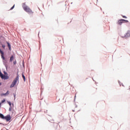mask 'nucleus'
I'll list each match as a JSON object with an SVG mask.
<instances>
[{"instance_id": "obj_1", "label": "nucleus", "mask_w": 130, "mask_h": 130, "mask_svg": "<svg viewBox=\"0 0 130 130\" xmlns=\"http://www.w3.org/2000/svg\"><path fill=\"white\" fill-rule=\"evenodd\" d=\"M22 8L23 10L29 15H33V14H34V12H33L29 7L26 5L25 3L22 4Z\"/></svg>"}, {"instance_id": "obj_2", "label": "nucleus", "mask_w": 130, "mask_h": 130, "mask_svg": "<svg viewBox=\"0 0 130 130\" xmlns=\"http://www.w3.org/2000/svg\"><path fill=\"white\" fill-rule=\"evenodd\" d=\"M18 81H19V75H18L16 77V78L13 80L11 85H10V88H13V87H15V86L17 84V82H18Z\"/></svg>"}, {"instance_id": "obj_3", "label": "nucleus", "mask_w": 130, "mask_h": 130, "mask_svg": "<svg viewBox=\"0 0 130 130\" xmlns=\"http://www.w3.org/2000/svg\"><path fill=\"white\" fill-rule=\"evenodd\" d=\"M124 22L128 23V20H126L125 19H120L118 21V25H122V23H123Z\"/></svg>"}, {"instance_id": "obj_4", "label": "nucleus", "mask_w": 130, "mask_h": 130, "mask_svg": "<svg viewBox=\"0 0 130 130\" xmlns=\"http://www.w3.org/2000/svg\"><path fill=\"white\" fill-rule=\"evenodd\" d=\"M4 119H5L6 121H10V120L12 119V117H11L10 115H7V116H5Z\"/></svg>"}, {"instance_id": "obj_5", "label": "nucleus", "mask_w": 130, "mask_h": 130, "mask_svg": "<svg viewBox=\"0 0 130 130\" xmlns=\"http://www.w3.org/2000/svg\"><path fill=\"white\" fill-rule=\"evenodd\" d=\"M0 53L1 54L2 58L5 60V57L4 56V52L0 49Z\"/></svg>"}, {"instance_id": "obj_6", "label": "nucleus", "mask_w": 130, "mask_h": 130, "mask_svg": "<svg viewBox=\"0 0 130 130\" xmlns=\"http://www.w3.org/2000/svg\"><path fill=\"white\" fill-rule=\"evenodd\" d=\"M2 77H1V79H4V80H8L9 79V77L6 75H4V74L2 75Z\"/></svg>"}, {"instance_id": "obj_7", "label": "nucleus", "mask_w": 130, "mask_h": 130, "mask_svg": "<svg viewBox=\"0 0 130 130\" xmlns=\"http://www.w3.org/2000/svg\"><path fill=\"white\" fill-rule=\"evenodd\" d=\"M6 95H9V91H7V92L6 93H2L1 94V96H6Z\"/></svg>"}, {"instance_id": "obj_8", "label": "nucleus", "mask_w": 130, "mask_h": 130, "mask_svg": "<svg viewBox=\"0 0 130 130\" xmlns=\"http://www.w3.org/2000/svg\"><path fill=\"white\" fill-rule=\"evenodd\" d=\"M14 60V55H12L10 57V61L11 62V61H13Z\"/></svg>"}, {"instance_id": "obj_9", "label": "nucleus", "mask_w": 130, "mask_h": 130, "mask_svg": "<svg viewBox=\"0 0 130 130\" xmlns=\"http://www.w3.org/2000/svg\"><path fill=\"white\" fill-rule=\"evenodd\" d=\"M22 77L24 80V81L26 82V77H25V76L24 75V73L22 74Z\"/></svg>"}, {"instance_id": "obj_10", "label": "nucleus", "mask_w": 130, "mask_h": 130, "mask_svg": "<svg viewBox=\"0 0 130 130\" xmlns=\"http://www.w3.org/2000/svg\"><path fill=\"white\" fill-rule=\"evenodd\" d=\"M0 117L2 118V119H5V116L3 115V114H0Z\"/></svg>"}, {"instance_id": "obj_11", "label": "nucleus", "mask_w": 130, "mask_h": 130, "mask_svg": "<svg viewBox=\"0 0 130 130\" xmlns=\"http://www.w3.org/2000/svg\"><path fill=\"white\" fill-rule=\"evenodd\" d=\"M7 44H8V46L9 48V50H11V45H10L9 43H7Z\"/></svg>"}, {"instance_id": "obj_12", "label": "nucleus", "mask_w": 130, "mask_h": 130, "mask_svg": "<svg viewBox=\"0 0 130 130\" xmlns=\"http://www.w3.org/2000/svg\"><path fill=\"white\" fill-rule=\"evenodd\" d=\"M93 90L94 91H97V86H95V87H94Z\"/></svg>"}, {"instance_id": "obj_13", "label": "nucleus", "mask_w": 130, "mask_h": 130, "mask_svg": "<svg viewBox=\"0 0 130 130\" xmlns=\"http://www.w3.org/2000/svg\"><path fill=\"white\" fill-rule=\"evenodd\" d=\"M122 18H124V19H127V17L125 16L122 15Z\"/></svg>"}, {"instance_id": "obj_14", "label": "nucleus", "mask_w": 130, "mask_h": 130, "mask_svg": "<svg viewBox=\"0 0 130 130\" xmlns=\"http://www.w3.org/2000/svg\"><path fill=\"white\" fill-rule=\"evenodd\" d=\"M0 77H3V73H2V72L0 70Z\"/></svg>"}, {"instance_id": "obj_15", "label": "nucleus", "mask_w": 130, "mask_h": 130, "mask_svg": "<svg viewBox=\"0 0 130 130\" xmlns=\"http://www.w3.org/2000/svg\"><path fill=\"white\" fill-rule=\"evenodd\" d=\"M14 8H15V5H14V6L10 9V10H13V9H14Z\"/></svg>"}, {"instance_id": "obj_16", "label": "nucleus", "mask_w": 130, "mask_h": 130, "mask_svg": "<svg viewBox=\"0 0 130 130\" xmlns=\"http://www.w3.org/2000/svg\"><path fill=\"white\" fill-rule=\"evenodd\" d=\"M16 63H17V61H14V62H13V64H16Z\"/></svg>"}, {"instance_id": "obj_17", "label": "nucleus", "mask_w": 130, "mask_h": 130, "mask_svg": "<svg viewBox=\"0 0 130 130\" xmlns=\"http://www.w3.org/2000/svg\"><path fill=\"white\" fill-rule=\"evenodd\" d=\"M6 101V100H4L2 101V103H4Z\"/></svg>"}, {"instance_id": "obj_18", "label": "nucleus", "mask_w": 130, "mask_h": 130, "mask_svg": "<svg viewBox=\"0 0 130 130\" xmlns=\"http://www.w3.org/2000/svg\"><path fill=\"white\" fill-rule=\"evenodd\" d=\"M2 47H3V48H5V47H6V46H5V45H2Z\"/></svg>"}, {"instance_id": "obj_19", "label": "nucleus", "mask_w": 130, "mask_h": 130, "mask_svg": "<svg viewBox=\"0 0 130 130\" xmlns=\"http://www.w3.org/2000/svg\"><path fill=\"white\" fill-rule=\"evenodd\" d=\"M9 104L10 106H11V105L12 104L11 103V102H9Z\"/></svg>"}, {"instance_id": "obj_20", "label": "nucleus", "mask_w": 130, "mask_h": 130, "mask_svg": "<svg viewBox=\"0 0 130 130\" xmlns=\"http://www.w3.org/2000/svg\"><path fill=\"white\" fill-rule=\"evenodd\" d=\"M126 35H128V36H129V34L127 33V34H126Z\"/></svg>"}, {"instance_id": "obj_21", "label": "nucleus", "mask_w": 130, "mask_h": 130, "mask_svg": "<svg viewBox=\"0 0 130 130\" xmlns=\"http://www.w3.org/2000/svg\"><path fill=\"white\" fill-rule=\"evenodd\" d=\"M2 85V83H0V86H1Z\"/></svg>"}, {"instance_id": "obj_22", "label": "nucleus", "mask_w": 130, "mask_h": 130, "mask_svg": "<svg viewBox=\"0 0 130 130\" xmlns=\"http://www.w3.org/2000/svg\"><path fill=\"white\" fill-rule=\"evenodd\" d=\"M4 74L6 75V74H7V73L5 72Z\"/></svg>"}, {"instance_id": "obj_23", "label": "nucleus", "mask_w": 130, "mask_h": 130, "mask_svg": "<svg viewBox=\"0 0 130 130\" xmlns=\"http://www.w3.org/2000/svg\"><path fill=\"white\" fill-rule=\"evenodd\" d=\"M125 37H127V36H126V35L125 36Z\"/></svg>"}, {"instance_id": "obj_24", "label": "nucleus", "mask_w": 130, "mask_h": 130, "mask_svg": "<svg viewBox=\"0 0 130 130\" xmlns=\"http://www.w3.org/2000/svg\"><path fill=\"white\" fill-rule=\"evenodd\" d=\"M9 110L11 111V109H10Z\"/></svg>"}]
</instances>
